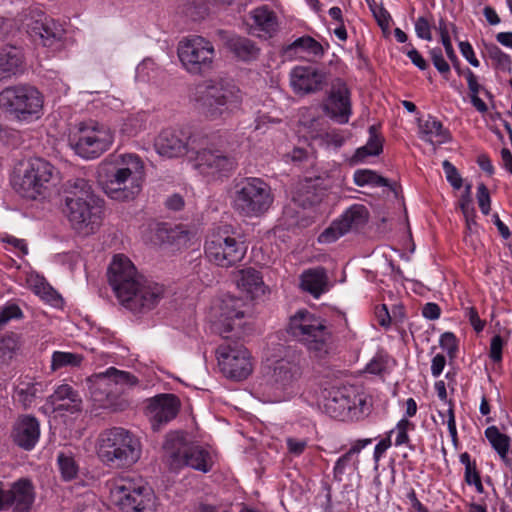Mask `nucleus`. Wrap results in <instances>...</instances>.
Wrapping results in <instances>:
<instances>
[{
	"instance_id": "1",
	"label": "nucleus",
	"mask_w": 512,
	"mask_h": 512,
	"mask_svg": "<svg viewBox=\"0 0 512 512\" xmlns=\"http://www.w3.org/2000/svg\"><path fill=\"white\" fill-rule=\"evenodd\" d=\"M108 280L120 304L129 311L146 313L164 296L163 285L140 275L124 255H115L108 267Z\"/></svg>"
},
{
	"instance_id": "2",
	"label": "nucleus",
	"mask_w": 512,
	"mask_h": 512,
	"mask_svg": "<svg viewBox=\"0 0 512 512\" xmlns=\"http://www.w3.org/2000/svg\"><path fill=\"white\" fill-rule=\"evenodd\" d=\"M64 209L72 228L85 235L94 233L100 226L102 200L92 185L84 178H72L63 186Z\"/></svg>"
},
{
	"instance_id": "3",
	"label": "nucleus",
	"mask_w": 512,
	"mask_h": 512,
	"mask_svg": "<svg viewBox=\"0 0 512 512\" xmlns=\"http://www.w3.org/2000/svg\"><path fill=\"white\" fill-rule=\"evenodd\" d=\"M144 163L136 154H122L99 169V183L113 200H133L142 190Z\"/></svg>"
},
{
	"instance_id": "4",
	"label": "nucleus",
	"mask_w": 512,
	"mask_h": 512,
	"mask_svg": "<svg viewBox=\"0 0 512 512\" xmlns=\"http://www.w3.org/2000/svg\"><path fill=\"white\" fill-rule=\"evenodd\" d=\"M220 137L194 135L189 160L203 176L213 180L229 177L237 167V160L220 147Z\"/></svg>"
},
{
	"instance_id": "5",
	"label": "nucleus",
	"mask_w": 512,
	"mask_h": 512,
	"mask_svg": "<svg viewBox=\"0 0 512 512\" xmlns=\"http://www.w3.org/2000/svg\"><path fill=\"white\" fill-rule=\"evenodd\" d=\"M229 199L234 213L252 219L263 216L270 209L274 196L270 185L263 179L243 177L233 180Z\"/></svg>"
},
{
	"instance_id": "6",
	"label": "nucleus",
	"mask_w": 512,
	"mask_h": 512,
	"mask_svg": "<svg viewBox=\"0 0 512 512\" xmlns=\"http://www.w3.org/2000/svg\"><path fill=\"white\" fill-rule=\"evenodd\" d=\"M287 333L302 344L314 357L324 358L328 355L332 334L326 321L307 309H299L289 317Z\"/></svg>"
},
{
	"instance_id": "7",
	"label": "nucleus",
	"mask_w": 512,
	"mask_h": 512,
	"mask_svg": "<svg viewBox=\"0 0 512 512\" xmlns=\"http://www.w3.org/2000/svg\"><path fill=\"white\" fill-rule=\"evenodd\" d=\"M141 451L139 438L122 427H113L100 434L98 455L107 464L131 466L140 459Z\"/></svg>"
},
{
	"instance_id": "8",
	"label": "nucleus",
	"mask_w": 512,
	"mask_h": 512,
	"mask_svg": "<svg viewBox=\"0 0 512 512\" xmlns=\"http://www.w3.org/2000/svg\"><path fill=\"white\" fill-rule=\"evenodd\" d=\"M247 248L243 235L230 225H224L207 237L204 251L209 262L230 268L244 259Z\"/></svg>"
},
{
	"instance_id": "9",
	"label": "nucleus",
	"mask_w": 512,
	"mask_h": 512,
	"mask_svg": "<svg viewBox=\"0 0 512 512\" xmlns=\"http://www.w3.org/2000/svg\"><path fill=\"white\" fill-rule=\"evenodd\" d=\"M44 96L29 84H18L0 92V109L21 122L38 120L43 115Z\"/></svg>"
},
{
	"instance_id": "10",
	"label": "nucleus",
	"mask_w": 512,
	"mask_h": 512,
	"mask_svg": "<svg viewBox=\"0 0 512 512\" xmlns=\"http://www.w3.org/2000/svg\"><path fill=\"white\" fill-rule=\"evenodd\" d=\"M196 100L206 117L217 119L238 110L242 95L232 82L219 79L206 82Z\"/></svg>"
},
{
	"instance_id": "11",
	"label": "nucleus",
	"mask_w": 512,
	"mask_h": 512,
	"mask_svg": "<svg viewBox=\"0 0 512 512\" xmlns=\"http://www.w3.org/2000/svg\"><path fill=\"white\" fill-rule=\"evenodd\" d=\"M58 171L42 158L28 162L23 173L15 176L12 186L17 194L29 200L44 198L56 185Z\"/></svg>"
},
{
	"instance_id": "12",
	"label": "nucleus",
	"mask_w": 512,
	"mask_h": 512,
	"mask_svg": "<svg viewBox=\"0 0 512 512\" xmlns=\"http://www.w3.org/2000/svg\"><path fill=\"white\" fill-rule=\"evenodd\" d=\"M113 140V133L108 127L92 120L76 124L68 136L71 148L84 159L100 157L110 148Z\"/></svg>"
},
{
	"instance_id": "13",
	"label": "nucleus",
	"mask_w": 512,
	"mask_h": 512,
	"mask_svg": "<svg viewBox=\"0 0 512 512\" xmlns=\"http://www.w3.org/2000/svg\"><path fill=\"white\" fill-rule=\"evenodd\" d=\"M163 450L171 470L191 467L206 473L211 468L209 453L202 447L189 443L183 433H168L163 444Z\"/></svg>"
},
{
	"instance_id": "14",
	"label": "nucleus",
	"mask_w": 512,
	"mask_h": 512,
	"mask_svg": "<svg viewBox=\"0 0 512 512\" xmlns=\"http://www.w3.org/2000/svg\"><path fill=\"white\" fill-rule=\"evenodd\" d=\"M114 504L121 512H155L151 489L130 478L115 479L110 488Z\"/></svg>"
},
{
	"instance_id": "15",
	"label": "nucleus",
	"mask_w": 512,
	"mask_h": 512,
	"mask_svg": "<svg viewBox=\"0 0 512 512\" xmlns=\"http://www.w3.org/2000/svg\"><path fill=\"white\" fill-rule=\"evenodd\" d=\"M222 338V343L216 349L220 370L231 379H246L253 370L250 352L239 340L229 336Z\"/></svg>"
},
{
	"instance_id": "16",
	"label": "nucleus",
	"mask_w": 512,
	"mask_h": 512,
	"mask_svg": "<svg viewBox=\"0 0 512 512\" xmlns=\"http://www.w3.org/2000/svg\"><path fill=\"white\" fill-rule=\"evenodd\" d=\"M178 57L185 69L196 75L204 74L213 67L215 49L201 36H191L179 42Z\"/></svg>"
},
{
	"instance_id": "17",
	"label": "nucleus",
	"mask_w": 512,
	"mask_h": 512,
	"mask_svg": "<svg viewBox=\"0 0 512 512\" xmlns=\"http://www.w3.org/2000/svg\"><path fill=\"white\" fill-rule=\"evenodd\" d=\"M22 26L35 43L45 47H61L65 29L61 23L48 17L43 11L29 10L24 15Z\"/></svg>"
},
{
	"instance_id": "18",
	"label": "nucleus",
	"mask_w": 512,
	"mask_h": 512,
	"mask_svg": "<svg viewBox=\"0 0 512 512\" xmlns=\"http://www.w3.org/2000/svg\"><path fill=\"white\" fill-rule=\"evenodd\" d=\"M365 400L353 386L333 385L322 391L321 407L331 418L343 420L349 413L362 405Z\"/></svg>"
},
{
	"instance_id": "19",
	"label": "nucleus",
	"mask_w": 512,
	"mask_h": 512,
	"mask_svg": "<svg viewBox=\"0 0 512 512\" xmlns=\"http://www.w3.org/2000/svg\"><path fill=\"white\" fill-rule=\"evenodd\" d=\"M369 220V211L362 204L350 206L338 220L325 229L319 236L321 243H331L351 230H358Z\"/></svg>"
},
{
	"instance_id": "20",
	"label": "nucleus",
	"mask_w": 512,
	"mask_h": 512,
	"mask_svg": "<svg viewBox=\"0 0 512 512\" xmlns=\"http://www.w3.org/2000/svg\"><path fill=\"white\" fill-rule=\"evenodd\" d=\"M34 500V486L27 478L15 481L9 488L0 484V511L29 512Z\"/></svg>"
},
{
	"instance_id": "21",
	"label": "nucleus",
	"mask_w": 512,
	"mask_h": 512,
	"mask_svg": "<svg viewBox=\"0 0 512 512\" xmlns=\"http://www.w3.org/2000/svg\"><path fill=\"white\" fill-rule=\"evenodd\" d=\"M323 111L339 124L349 122L352 114L351 93L342 79L337 78L332 82Z\"/></svg>"
},
{
	"instance_id": "22",
	"label": "nucleus",
	"mask_w": 512,
	"mask_h": 512,
	"mask_svg": "<svg viewBox=\"0 0 512 512\" xmlns=\"http://www.w3.org/2000/svg\"><path fill=\"white\" fill-rule=\"evenodd\" d=\"M192 138L183 129L166 128L155 138L154 148L159 155L167 158L190 155Z\"/></svg>"
},
{
	"instance_id": "23",
	"label": "nucleus",
	"mask_w": 512,
	"mask_h": 512,
	"mask_svg": "<svg viewBox=\"0 0 512 512\" xmlns=\"http://www.w3.org/2000/svg\"><path fill=\"white\" fill-rule=\"evenodd\" d=\"M180 409L179 398L170 393L158 394L148 399L146 415L149 417L152 429L158 431L162 425L173 420Z\"/></svg>"
},
{
	"instance_id": "24",
	"label": "nucleus",
	"mask_w": 512,
	"mask_h": 512,
	"mask_svg": "<svg viewBox=\"0 0 512 512\" xmlns=\"http://www.w3.org/2000/svg\"><path fill=\"white\" fill-rule=\"evenodd\" d=\"M290 85L297 95L316 93L327 85V73L314 66H296L290 73Z\"/></svg>"
},
{
	"instance_id": "25",
	"label": "nucleus",
	"mask_w": 512,
	"mask_h": 512,
	"mask_svg": "<svg viewBox=\"0 0 512 512\" xmlns=\"http://www.w3.org/2000/svg\"><path fill=\"white\" fill-rule=\"evenodd\" d=\"M87 382L89 390L95 402L102 408H112L116 404L117 394L115 392L112 380L106 374V371L91 375Z\"/></svg>"
},
{
	"instance_id": "26",
	"label": "nucleus",
	"mask_w": 512,
	"mask_h": 512,
	"mask_svg": "<svg viewBox=\"0 0 512 512\" xmlns=\"http://www.w3.org/2000/svg\"><path fill=\"white\" fill-rule=\"evenodd\" d=\"M39 437V421L32 415L19 417L13 430L14 442L25 450H31L35 447Z\"/></svg>"
},
{
	"instance_id": "27",
	"label": "nucleus",
	"mask_w": 512,
	"mask_h": 512,
	"mask_svg": "<svg viewBox=\"0 0 512 512\" xmlns=\"http://www.w3.org/2000/svg\"><path fill=\"white\" fill-rule=\"evenodd\" d=\"M242 307L243 301L239 298L227 295L221 300L217 329L222 337L228 336V333L234 330L235 320L243 318Z\"/></svg>"
},
{
	"instance_id": "28",
	"label": "nucleus",
	"mask_w": 512,
	"mask_h": 512,
	"mask_svg": "<svg viewBox=\"0 0 512 512\" xmlns=\"http://www.w3.org/2000/svg\"><path fill=\"white\" fill-rule=\"evenodd\" d=\"M54 411L75 413L81 410L82 400L76 390L68 384L59 385L47 398Z\"/></svg>"
},
{
	"instance_id": "29",
	"label": "nucleus",
	"mask_w": 512,
	"mask_h": 512,
	"mask_svg": "<svg viewBox=\"0 0 512 512\" xmlns=\"http://www.w3.org/2000/svg\"><path fill=\"white\" fill-rule=\"evenodd\" d=\"M252 19L251 28L258 36L264 38L272 37L278 29L276 14L267 6L262 5L255 8L250 13Z\"/></svg>"
},
{
	"instance_id": "30",
	"label": "nucleus",
	"mask_w": 512,
	"mask_h": 512,
	"mask_svg": "<svg viewBox=\"0 0 512 512\" xmlns=\"http://www.w3.org/2000/svg\"><path fill=\"white\" fill-rule=\"evenodd\" d=\"M24 70V54L15 46L3 47L0 50V75L4 77L17 75Z\"/></svg>"
},
{
	"instance_id": "31",
	"label": "nucleus",
	"mask_w": 512,
	"mask_h": 512,
	"mask_svg": "<svg viewBox=\"0 0 512 512\" xmlns=\"http://www.w3.org/2000/svg\"><path fill=\"white\" fill-rule=\"evenodd\" d=\"M328 277L323 267H316L305 270L301 274V288L318 298L325 292Z\"/></svg>"
},
{
	"instance_id": "32",
	"label": "nucleus",
	"mask_w": 512,
	"mask_h": 512,
	"mask_svg": "<svg viewBox=\"0 0 512 512\" xmlns=\"http://www.w3.org/2000/svg\"><path fill=\"white\" fill-rule=\"evenodd\" d=\"M226 46L236 57L243 61L254 60L259 55V48L246 37L233 35L227 39Z\"/></svg>"
},
{
	"instance_id": "33",
	"label": "nucleus",
	"mask_w": 512,
	"mask_h": 512,
	"mask_svg": "<svg viewBox=\"0 0 512 512\" xmlns=\"http://www.w3.org/2000/svg\"><path fill=\"white\" fill-rule=\"evenodd\" d=\"M299 368L288 361H278L273 369L271 380L276 389L284 390L289 387L298 375Z\"/></svg>"
},
{
	"instance_id": "34",
	"label": "nucleus",
	"mask_w": 512,
	"mask_h": 512,
	"mask_svg": "<svg viewBox=\"0 0 512 512\" xmlns=\"http://www.w3.org/2000/svg\"><path fill=\"white\" fill-rule=\"evenodd\" d=\"M485 437L491 444L492 448L497 452L500 458L507 466H511L512 461L508 458L511 446V439L504 433H501L498 427L489 426L485 430Z\"/></svg>"
},
{
	"instance_id": "35",
	"label": "nucleus",
	"mask_w": 512,
	"mask_h": 512,
	"mask_svg": "<svg viewBox=\"0 0 512 512\" xmlns=\"http://www.w3.org/2000/svg\"><path fill=\"white\" fill-rule=\"evenodd\" d=\"M422 139L430 143L443 144L450 140L451 136L442 123L434 117L428 119L420 126Z\"/></svg>"
},
{
	"instance_id": "36",
	"label": "nucleus",
	"mask_w": 512,
	"mask_h": 512,
	"mask_svg": "<svg viewBox=\"0 0 512 512\" xmlns=\"http://www.w3.org/2000/svg\"><path fill=\"white\" fill-rule=\"evenodd\" d=\"M40 393L41 390L39 383L22 380L15 387L13 398L22 406L23 409H29L35 403V400Z\"/></svg>"
},
{
	"instance_id": "37",
	"label": "nucleus",
	"mask_w": 512,
	"mask_h": 512,
	"mask_svg": "<svg viewBox=\"0 0 512 512\" xmlns=\"http://www.w3.org/2000/svg\"><path fill=\"white\" fill-rule=\"evenodd\" d=\"M237 286L247 293L254 294L262 290L263 280L257 270L247 268L240 271Z\"/></svg>"
},
{
	"instance_id": "38",
	"label": "nucleus",
	"mask_w": 512,
	"mask_h": 512,
	"mask_svg": "<svg viewBox=\"0 0 512 512\" xmlns=\"http://www.w3.org/2000/svg\"><path fill=\"white\" fill-rule=\"evenodd\" d=\"M106 374L112 380L116 394L122 393L125 388L136 386L139 381L135 375L130 372L118 370L115 367H109Z\"/></svg>"
},
{
	"instance_id": "39",
	"label": "nucleus",
	"mask_w": 512,
	"mask_h": 512,
	"mask_svg": "<svg viewBox=\"0 0 512 512\" xmlns=\"http://www.w3.org/2000/svg\"><path fill=\"white\" fill-rule=\"evenodd\" d=\"M83 361V356L78 353L55 351L51 357V369L57 371L66 367H78Z\"/></svg>"
},
{
	"instance_id": "40",
	"label": "nucleus",
	"mask_w": 512,
	"mask_h": 512,
	"mask_svg": "<svg viewBox=\"0 0 512 512\" xmlns=\"http://www.w3.org/2000/svg\"><path fill=\"white\" fill-rule=\"evenodd\" d=\"M148 114L137 112L127 116L121 125V132L128 136H135L146 128Z\"/></svg>"
},
{
	"instance_id": "41",
	"label": "nucleus",
	"mask_w": 512,
	"mask_h": 512,
	"mask_svg": "<svg viewBox=\"0 0 512 512\" xmlns=\"http://www.w3.org/2000/svg\"><path fill=\"white\" fill-rule=\"evenodd\" d=\"M353 179L354 183L360 187H363L365 185H371L374 187L390 186L388 179L380 176L375 171L369 169L356 170Z\"/></svg>"
},
{
	"instance_id": "42",
	"label": "nucleus",
	"mask_w": 512,
	"mask_h": 512,
	"mask_svg": "<svg viewBox=\"0 0 512 512\" xmlns=\"http://www.w3.org/2000/svg\"><path fill=\"white\" fill-rule=\"evenodd\" d=\"M296 49H302L303 51H305L308 54L313 55L315 57H321L324 54L323 46L318 41H316L314 38H312L310 36H303V37L297 38L294 42H292L287 47V50H296Z\"/></svg>"
},
{
	"instance_id": "43",
	"label": "nucleus",
	"mask_w": 512,
	"mask_h": 512,
	"mask_svg": "<svg viewBox=\"0 0 512 512\" xmlns=\"http://www.w3.org/2000/svg\"><path fill=\"white\" fill-rule=\"evenodd\" d=\"M19 349L18 338L16 334H10L0 340V363L8 364Z\"/></svg>"
},
{
	"instance_id": "44",
	"label": "nucleus",
	"mask_w": 512,
	"mask_h": 512,
	"mask_svg": "<svg viewBox=\"0 0 512 512\" xmlns=\"http://www.w3.org/2000/svg\"><path fill=\"white\" fill-rule=\"evenodd\" d=\"M57 462L61 476L65 481H70L77 477L78 465L72 456L59 453L57 456Z\"/></svg>"
},
{
	"instance_id": "45",
	"label": "nucleus",
	"mask_w": 512,
	"mask_h": 512,
	"mask_svg": "<svg viewBox=\"0 0 512 512\" xmlns=\"http://www.w3.org/2000/svg\"><path fill=\"white\" fill-rule=\"evenodd\" d=\"M352 465L355 469L358 468L359 459L353 457L348 451L337 459L333 468V479L337 482L342 481V476L348 466Z\"/></svg>"
},
{
	"instance_id": "46",
	"label": "nucleus",
	"mask_w": 512,
	"mask_h": 512,
	"mask_svg": "<svg viewBox=\"0 0 512 512\" xmlns=\"http://www.w3.org/2000/svg\"><path fill=\"white\" fill-rule=\"evenodd\" d=\"M414 429V424L407 418L401 419L395 429L389 432L388 437L390 438L393 433H396L395 445L400 446L409 443L408 431Z\"/></svg>"
},
{
	"instance_id": "47",
	"label": "nucleus",
	"mask_w": 512,
	"mask_h": 512,
	"mask_svg": "<svg viewBox=\"0 0 512 512\" xmlns=\"http://www.w3.org/2000/svg\"><path fill=\"white\" fill-rule=\"evenodd\" d=\"M487 52L490 59L495 62V65L498 69L503 71L510 70V56L504 53L497 45L492 44L487 47Z\"/></svg>"
},
{
	"instance_id": "48",
	"label": "nucleus",
	"mask_w": 512,
	"mask_h": 512,
	"mask_svg": "<svg viewBox=\"0 0 512 512\" xmlns=\"http://www.w3.org/2000/svg\"><path fill=\"white\" fill-rule=\"evenodd\" d=\"M369 139L365 147L374 156H378L383 151V138L378 133V128L375 125L369 127Z\"/></svg>"
},
{
	"instance_id": "49",
	"label": "nucleus",
	"mask_w": 512,
	"mask_h": 512,
	"mask_svg": "<svg viewBox=\"0 0 512 512\" xmlns=\"http://www.w3.org/2000/svg\"><path fill=\"white\" fill-rule=\"evenodd\" d=\"M22 310L15 303H8L0 310V328L5 326L10 320L21 319Z\"/></svg>"
},
{
	"instance_id": "50",
	"label": "nucleus",
	"mask_w": 512,
	"mask_h": 512,
	"mask_svg": "<svg viewBox=\"0 0 512 512\" xmlns=\"http://www.w3.org/2000/svg\"><path fill=\"white\" fill-rule=\"evenodd\" d=\"M442 167L445 172L447 181L451 184V186L454 189H460L462 187L463 180L457 168L448 160L443 161Z\"/></svg>"
},
{
	"instance_id": "51",
	"label": "nucleus",
	"mask_w": 512,
	"mask_h": 512,
	"mask_svg": "<svg viewBox=\"0 0 512 512\" xmlns=\"http://www.w3.org/2000/svg\"><path fill=\"white\" fill-rule=\"evenodd\" d=\"M319 178L316 179H306L305 182L301 185V190L307 193L306 201L310 205H314L321 201V198L324 194L322 190L311 193V189H315L318 184Z\"/></svg>"
},
{
	"instance_id": "52",
	"label": "nucleus",
	"mask_w": 512,
	"mask_h": 512,
	"mask_svg": "<svg viewBox=\"0 0 512 512\" xmlns=\"http://www.w3.org/2000/svg\"><path fill=\"white\" fill-rule=\"evenodd\" d=\"M477 200L481 212L488 215L491 210V199L489 190L484 183H480L477 187Z\"/></svg>"
},
{
	"instance_id": "53",
	"label": "nucleus",
	"mask_w": 512,
	"mask_h": 512,
	"mask_svg": "<svg viewBox=\"0 0 512 512\" xmlns=\"http://www.w3.org/2000/svg\"><path fill=\"white\" fill-rule=\"evenodd\" d=\"M321 142L326 147L340 148L344 142L345 137L339 130H331L321 135Z\"/></svg>"
},
{
	"instance_id": "54",
	"label": "nucleus",
	"mask_w": 512,
	"mask_h": 512,
	"mask_svg": "<svg viewBox=\"0 0 512 512\" xmlns=\"http://www.w3.org/2000/svg\"><path fill=\"white\" fill-rule=\"evenodd\" d=\"M440 347L447 352L450 358H453L457 352V339L452 332H445L440 337Z\"/></svg>"
},
{
	"instance_id": "55",
	"label": "nucleus",
	"mask_w": 512,
	"mask_h": 512,
	"mask_svg": "<svg viewBox=\"0 0 512 512\" xmlns=\"http://www.w3.org/2000/svg\"><path fill=\"white\" fill-rule=\"evenodd\" d=\"M431 60L433 65L442 75L448 74L450 72V66L447 61L444 59L442 50L440 48H433L430 50Z\"/></svg>"
},
{
	"instance_id": "56",
	"label": "nucleus",
	"mask_w": 512,
	"mask_h": 512,
	"mask_svg": "<svg viewBox=\"0 0 512 512\" xmlns=\"http://www.w3.org/2000/svg\"><path fill=\"white\" fill-rule=\"evenodd\" d=\"M415 32L421 39L431 41V27L428 20L425 17H419L415 22Z\"/></svg>"
},
{
	"instance_id": "57",
	"label": "nucleus",
	"mask_w": 512,
	"mask_h": 512,
	"mask_svg": "<svg viewBox=\"0 0 512 512\" xmlns=\"http://www.w3.org/2000/svg\"><path fill=\"white\" fill-rule=\"evenodd\" d=\"M503 345L504 341L500 335L493 336L490 343V358L493 362H501Z\"/></svg>"
},
{
	"instance_id": "58",
	"label": "nucleus",
	"mask_w": 512,
	"mask_h": 512,
	"mask_svg": "<svg viewBox=\"0 0 512 512\" xmlns=\"http://www.w3.org/2000/svg\"><path fill=\"white\" fill-rule=\"evenodd\" d=\"M471 188L472 185L467 184L465 187V191L461 195L459 200V206L463 214L472 215L473 210H475V208L472 205Z\"/></svg>"
},
{
	"instance_id": "59",
	"label": "nucleus",
	"mask_w": 512,
	"mask_h": 512,
	"mask_svg": "<svg viewBox=\"0 0 512 512\" xmlns=\"http://www.w3.org/2000/svg\"><path fill=\"white\" fill-rule=\"evenodd\" d=\"M464 75L466 77V80H467V84H468V88H469V91H470V95H476V94H479V92L481 90H484L486 95L487 96H490V92L485 90L477 81V77L476 75L474 74V72L472 70H470L469 68H466V70L464 71Z\"/></svg>"
},
{
	"instance_id": "60",
	"label": "nucleus",
	"mask_w": 512,
	"mask_h": 512,
	"mask_svg": "<svg viewBox=\"0 0 512 512\" xmlns=\"http://www.w3.org/2000/svg\"><path fill=\"white\" fill-rule=\"evenodd\" d=\"M286 444H287V449H288L289 453H291L295 456H299L306 449L307 440L288 437L286 439Z\"/></svg>"
},
{
	"instance_id": "61",
	"label": "nucleus",
	"mask_w": 512,
	"mask_h": 512,
	"mask_svg": "<svg viewBox=\"0 0 512 512\" xmlns=\"http://www.w3.org/2000/svg\"><path fill=\"white\" fill-rule=\"evenodd\" d=\"M465 316L468 318L471 326L477 333L483 331L485 327V321L480 319L476 308L468 307L466 309Z\"/></svg>"
},
{
	"instance_id": "62",
	"label": "nucleus",
	"mask_w": 512,
	"mask_h": 512,
	"mask_svg": "<svg viewBox=\"0 0 512 512\" xmlns=\"http://www.w3.org/2000/svg\"><path fill=\"white\" fill-rule=\"evenodd\" d=\"M372 14H373L374 18L376 19L378 25L383 30H386L389 28L391 16H390L389 12L383 6H379V8H375Z\"/></svg>"
},
{
	"instance_id": "63",
	"label": "nucleus",
	"mask_w": 512,
	"mask_h": 512,
	"mask_svg": "<svg viewBox=\"0 0 512 512\" xmlns=\"http://www.w3.org/2000/svg\"><path fill=\"white\" fill-rule=\"evenodd\" d=\"M459 49L463 57L474 67H478L480 65L478 59L475 57L473 48L471 44L467 41H462L459 43Z\"/></svg>"
},
{
	"instance_id": "64",
	"label": "nucleus",
	"mask_w": 512,
	"mask_h": 512,
	"mask_svg": "<svg viewBox=\"0 0 512 512\" xmlns=\"http://www.w3.org/2000/svg\"><path fill=\"white\" fill-rule=\"evenodd\" d=\"M375 315L380 326L388 328L391 324V317L385 304L376 307Z\"/></svg>"
}]
</instances>
